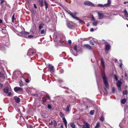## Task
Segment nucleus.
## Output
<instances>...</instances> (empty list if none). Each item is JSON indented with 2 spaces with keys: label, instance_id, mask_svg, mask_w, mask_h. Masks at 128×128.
I'll return each mask as SVG.
<instances>
[{
  "label": "nucleus",
  "instance_id": "1",
  "mask_svg": "<svg viewBox=\"0 0 128 128\" xmlns=\"http://www.w3.org/2000/svg\"><path fill=\"white\" fill-rule=\"evenodd\" d=\"M102 76L104 84L105 86V87L104 88V90L106 92H107V89H109V85L107 81V78L104 73H102Z\"/></svg>",
  "mask_w": 128,
  "mask_h": 128
},
{
  "label": "nucleus",
  "instance_id": "2",
  "mask_svg": "<svg viewBox=\"0 0 128 128\" xmlns=\"http://www.w3.org/2000/svg\"><path fill=\"white\" fill-rule=\"evenodd\" d=\"M36 52V50L33 49H30L28 51L27 55L28 56H32L34 55Z\"/></svg>",
  "mask_w": 128,
  "mask_h": 128
},
{
  "label": "nucleus",
  "instance_id": "3",
  "mask_svg": "<svg viewBox=\"0 0 128 128\" xmlns=\"http://www.w3.org/2000/svg\"><path fill=\"white\" fill-rule=\"evenodd\" d=\"M84 5L88 6H94V5L92 2L88 1H86L84 2Z\"/></svg>",
  "mask_w": 128,
  "mask_h": 128
},
{
  "label": "nucleus",
  "instance_id": "4",
  "mask_svg": "<svg viewBox=\"0 0 128 128\" xmlns=\"http://www.w3.org/2000/svg\"><path fill=\"white\" fill-rule=\"evenodd\" d=\"M68 14L70 15L72 18H74L76 20H78L79 22L80 23L81 22H84V21L81 20L79 18L74 16V15H73L72 14L70 13H68Z\"/></svg>",
  "mask_w": 128,
  "mask_h": 128
},
{
  "label": "nucleus",
  "instance_id": "5",
  "mask_svg": "<svg viewBox=\"0 0 128 128\" xmlns=\"http://www.w3.org/2000/svg\"><path fill=\"white\" fill-rule=\"evenodd\" d=\"M84 124L82 126V128H90V125L87 122L84 121Z\"/></svg>",
  "mask_w": 128,
  "mask_h": 128
},
{
  "label": "nucleus",
  "instance_id": "6",
  "mask_svg": "<svg viewBox=\"0 0 128 128\" xmlns=\"http://www.w3.org/2000/svg\"><path fill=\"white\" fill-rule=\"evenodd\" d=\"M110 49V46L109 44H106L105 47V50L106 51H109Z\"/></svg>",
  "mask_w": 128,
  "mask_h": 128
},
{
  "label": "nucleus",
  "instance_id": "7",
  "mask_svg": "<svg viewBox=\"0 0 128 128\" xmlns=\"http://www.w3.org/2000/svg\"><path fill=\"white\" fill-rule=\"evenodd\" d=\"M98 15L99 19H101L103 18L104 16L103 13L98 12Z\"/></svg>",
  "mask_w": 128,
  "mask_h": 128
},
{
  "label": "nucleus",
  "instance_id": "8",
  "mask_svg": "<svg viewBox=\"0 0 128 128\" xmlns=\"http://www.w3.org/2000/svg\"><path fill=\"white\" fill-rule=\"evenodd\" d=\"M48 69H49L50 71L52 72H53L54 71V67L53 66H50L48 67Z\"/></svg>",
  "mask_w": 128,
  "mask_h": 128
},
{
  "label": "nucleus",
  "instance_id": "9",
  "mask_svg": "<svg viewBox=\"0 0 128 128\" xmlns=\"http://www.w3.org/2000/svg\"><path fill=\"white\" fill-rule=\"evenodd\" d=\"M66 25L67 26L70 28H72V27L73 25L70 22H68L66 23Z\"/></svg>",
  "mask_w": 128,
  "mask_h": 128
},
{
  "label": "nucleus",
  "instance_id": "10",
  "mask_svg": "<svg viewBox=\"0 0 128 128\" xmlns=\"http://www.w3.org/2000/svg\"><path fill=\"white\" fill-rule=\"evenodd\" d=\"M14 98L16 102V103H18L20 102V99L17 96H15Z\"/></svg>",
  "mask_w": 128,
  "mask_h": 128
},
{
  "label": "nucleus",
  "instance_id": "11",
  "mask_svg": "<svg viewBox=\"0 0 128 128\" xmlns=\"http://www.w3.org/2000/svg\"><path fill=\"white\" fill-rule=\"evenodd\" d=\"M22 90V88L18 87H15L14 88V90L16 92H17Z\"/></svg>",
  "mask_w": 128,
  "mask_h": 128
},
{
  "label": "nucleus",
  "instance_id": "12",
  "mask_svg": "<svg viewBox=\"0 0 128 128\" xmlns=\"http://www.w3.org/2000/svg\"><path fill=\"white\" fill-rule=\"evenodd\" d=\"M101 63L102 64V65L104 68H105V64L104 61L103 59L102 58H101Z\"/></svg>",
  "mask_w": 128,
  "mask_h": 128
},
{
  "label": "nucleus",
  "instance_id": "13",
  "mask_svg": "<svg viewBox=\"0 0 128 128\" xmlns=\"http://www.w3.org/2000/svg\"><path fill=\"white\" fill-rule=\"evenodd\" d=\"M38 2L39 3L41 7L43 6V0H38Z\"/></svg>",
  "mask_w": 128,
  "mask_h": 128
},
{
  "label": "nucleus",
  "instance_id": "14",
  "mask_svg": "<svg viewBox=\"0 0 128 128\" xmlns=\"http://www.w3.org/2000/svg\"><path fill=\"white\" fill-rule=\"evenodd\" d=\"M44 26V24H42V23H41L39 25L38 27V28L40 30L42 28H43Z\"/></svg>",
  "mask_w": 128,
  "mask_h": 128
},
{
  "label": "nucleus",
  "instance_id": "15",
  "mask_svg": "<svg viewBox=\"0 0 128 128\" xmlns=\"http://www.w3.org/2000/svg\"><path fill=\"white\" fill-rule=\"evenodd\" d=\"M8 88L7 87H5L3 89V91L6 94H7L8 93Z\"/></svg>",
  "mask_w": 128,
  "mask_h": 128
},
{
  "label": "nucleus",
  "instance_id": "16",
  "mask_svg": "<svg viewBox=\"0 0 128 128\" xmlns=\"http://www.w3.org/2000/svg\"><path fill=\"white\" fill-rule=\"evenodd\" d=\"M124 12L126 17L127 18L128 17V13L126 10V9H124Z\"/></svg>",
  "mask_w": 128,
  "mask_h": 128
},
{
  "label": "nucleus",
  "instance_id": "17",
  "mask_svg": "<svg viewBox=\"0 0 128 128\" xmlns=\"http://www.w3.org/2000/svg\"><path fill=\"white\" fill-rule=\"evenodd\" d=\"M28 78L26 79L25 80V81L26 83H28L29 82L30 80V77L29 74H28Z\"/></svg>",
  "mask_w": 128,
  "mask_h": 128
},
{
  "label": "nucleus",
  "instance_id": "18",
  "mask_svg": "<svg viewBox=\"0 0 128 128\" xmlns=\"http://www.w3.org/2000/svg\"><path fill=\"white\" fill-rule=\"evenodd\" d=\"M111 4V1L110 0H108L107 3L104 4V6L106 7H107L108 6L110 5Z\"/></svg>",
  "mask_w": 128,
  "mask_h": 128
},
{
  "label": "nucleus",
  "instance_id": "19",
  "mask_svg": "<svg viewBox=\"0 0 128 128\" xmlns=\"http://www.w3.org/2000/svg\"><path fill=\"white\" fill-rule=\"evenodd\" d=\"M122 84V82L118 81L116 83L117 86H121V84Z\"/></svg>",
  "mask_w": 128,
  "mask_h": 128
},
{
  "label": "nucleus",
  "instance_id": "20",
  "mask_svg": "<svg viewBox=\"0 0 128 128\" xmlns=\"http://www.w3.org/2000/svg\"><path fill=\"white\" fill-rule=\"evenodd\" d=\"M85 46L87 48L90 50H92V48L91 46L89 45L86 44L85 45Z\"/></svg>",
  "mask_w": 128,
  "mask_h": 128
},
{
  "label": "nucleus",
  "instance_id": "21",
  "mask_svg": "<svg viewBox=\"0 0 128 128\" xmlns=\"http://www.w3.org/2000/svg\"><path fill=\"white\" fill-rule=\"evenodd\" d=\"M41 32L40 33L42 34H45L46 33V30H44V29H43L42 30H41Z\"/></svg>",
  "mask_w": 128,
  "mask_h": 128
},
{
  "label": "nucleus",
  "instance_id": "22",
  "mask_svg": "<svg viewBox=\"0 0 128 128\" xmlns=\"http://www.w3.org/2000/svg\"><path fill=\"white\" fill-rule=\"evenodd\" d=\"M44 3L45 4V8L46 10L47 8L48 7V4L47 3V2L46 1V0H44Z\"/></svg>",
  "mask_w": 128,
  "mask_h": 128
},
{
  "label": "nucleus",
  "instance_id": "23",
  "mask_svg": "<svg viewBox=\"0 0 128 128\" xmlns=\"http://www.w3.org/2000/svg\"><path fill=\"white\" fill-rule=\"evenodd\" d=\"M70 104H69L68 105L67 107H66V111L68 112H69L70 111L69 108L70 107Z\"/></svg>",
  "mask_w": 128,
  "mask_h": 128
},
{
  "label": "nucleus",
  "instance_id": "24",
  "mask_svg": "<svg viewBox=\"0 0 128 128\" xmlns=\"http://www.w3.org/2000/svg\"><path fill=\"white\" fill-rule=\"evenodd\" d=\"M23 34L25 35H28L29 34V32H26L25 31H22L21 32Z\"/></svg>",
  "mask_w": 128,
  "mask_h": 128
},
{
  "label": "nucleus",
  "instance_id": "25",
  "mask_svg": "<svg viewBox=\"0 0 128 128\" xmlns=\"http://www.w3.org/2000/svg\"><path fill=\"white\" fill-rule=\"evenodd\" d=\"M126 102V99L125 98H124L121 100V103L122 104H124Z\"/></svg>",
  "mask_w": 128,
  "mask_h": 128
},
{
  "label": "nucleus",
  "instance_id": "26",
  "mask_svg": "<svg viewBox=\"0 0 128 128\" xmlns=\"http://www.w3.org/2000/svg\"><path fill=\"white\" fill-rule=\"evenodd\" d=\"M100 126V123L98 122H97L96 125L95 127V128H98Z\"/></svg>",
  "mask_w": 128,
  "mask_h": 128
},
{
  "label": "nucleus",
  "instance_id": "27",
  "mask_svg": "<svg viewBox=\"0 0 128 128\" xmlns=\"http://www.w3.org/2000/svg\"><path fill=\"white\" fill-rule=\"evenodd\" d=\"M97 6L98 7H106V6H104V5H103L102 4H98Z\"/></svg>",
  "mask_w": 128,
  "mask_h": 128
},
{
  "label": "nucleus",
  "instance_id": "28",
  "mask_svg": "<svg viewBox=\"0 0 128 128\" xmlns=\"http://www.w3.org/2000/svg\"><path fill=\"white\" fill-rule=\"evenodd\" d=\"M123 94L124 95L128 93V91L126 90H124L122 92Z\"/></svg>",
  "mask_w": 128,
  "mask_h": 128
},
{
  "label": "nucleus",
  "instance_id": "29",
  "mask_svg": "<svg viewBox=\"0 0 128 128\" xmlns=\"http://www.w3.org/2000/svg\"><path fill=\"white\" fill-rule=\"evenodd\" d=\"M59 115L61 117H64V113L61 112H60Z\"/></svg>",
  "mask_w": 128,
  "mask_h": 128
},
{
  "label": "nucleus",
  "instance_id": "30",
  "mask_svg": "<svg viewBox=\"0 0 128 128\" xmlns=\"http://www.w3.org/2000/svg\"><path fill=\"white\" fill-rule=\"evenodd\" d=\"M74 50L76 52H77V47L76 45H75L74 47Z\"/></svg>",
  "mask_w": 128,
  "mask_h": 128
},
{
  "label": "nucleus",
  "instance_id": "31",
  "mask_svg": "<svg viewBox=\"0 0 128 128\" xmlns=\"http://www.w3.org/2000/svg\"><path fill=\"white\" fill-rule=\"evenodd\" d=\"M70 125L71 126L72 128H75V126L74 124L72 123L70 124Z\"/></svg>",
  "mask_w": 128,
  "mask_h": 128
},
{
  "label": "nucleus",
  "instance_id": "32",
  "mask_svg": "<svg viewBox=\"0 0 128 128\" xmlns=\"http://www.w3.org/2000/svg\"><path fill=\"white\" fill-rule=\"evenodd\" d=\"M98 23V22L97 21H95L94 22L92 23V24L94 26H96L97 25Z\"/></svg>",
  "mask_w": 128,
  "mask_h": 128
},
{
  "label": "nucleus",
  "instance_id": "33",
  "mask_svg": "<svg viewBox=\"0 0 128 128\" xmlns=\"http://www.w3.org/2000/svg\"><path fill=\"white\" fill-rule=\"evenodd\" d=\"M14 14L12 16V23H14Z\"/></svg>",
  "mask_w": 128,
  "mask_h": 128
},
{
  "label": "nucleus",
  "instance_id": "34",
  "mask_svg": "<svg viewBox=\"0 0 128 128\" xmlns=\"http://www.w3.org/2000/svg\"><path fill=\"white\" fill-rule=\"evenodd\" d=\"M47 100L46 99V98L44 97H42V101L43 102H46Z\"/></svg>",
  "mask_w": 128,
  "mask_h": 128
},
{
  "label": "nucleus",
  "instance_id": "35",
  "mask_svg": "<svg viewBox=\"0 0 128 128\" xmlns=\"http://www.w3.org/2000/svg\"><path fill=\"white\" fill-rule=\"evenodd\" d=\"M48 108L49 109H52V106L50 104H48Z\"/></svg>",
  "mask_w": 128,
  "mask_h": 128
},
{
  "label": "nucleus",
  "instance_id": "36",
  "mask_svg": "<svg viewBox=\"0 0 128 128\" xmlns=\"http://www.w3.org/2000/svg\"><path fill=\"white\" fill-rule=\"evenodd\" d=\"M94 110H91L90 111V114L92 115H93L94 114Z\"/></svg>",
  "mask_w": 128,
  "mask_h": 128
},
{
  "label": "nucleus",
  "instance_id": "37",
  "mask_svg": "<svg viewBox=\"0 0 128 128\" xmlns=\"http://www.w3.org/2000/svg\"><path fill=\"white\" fill-rule=\"evenodd\" d=\"M62 119L63 120V122L64 123L67 122V121L64 117H63L62 118Z\"/></svg>",
  "mask_w": 128,
  "mask_h": 128
},
{
  "label": "nucleus",
  "instance_id": "38",
  "mask_svg": "<svg viewBox=\"0 0 128 128\" xmlns=\"http://www.w3.org/2000/svg\"><path fill=\"white\" fill-rule=\"evenodd\" d=\"M116 90V89L114 87L112 88V92L113 93H114L115 91Z\"/></svg>",
  "mask_w": 128,
  "mask_h": 128
},
{
  "label": "nucleus",
  "instance_id": "39",
  "mask_svg": "<svg viewBox=\"0 0 128 128\" xmlns=\"http://www.w3.org/2000/svg\"><path fill=\"white\" fill-rule=\"evenodd\" d=\"M54 126L55 127H56L57 126V124L56 122V120H54Z\"/></svg>",
  "mask_w": 128,
  "mask_h": 128
},
{
  "label": "nucleus",
  "instance_id": "40",
  "mask_svg": "<svg viewBox=\"0 0 128 128\" xmlns=\"http://www.w3.org/2000/svg\"><path fill=\"white\" fill-rule=\"evenodd\" d=\"M114 77L115 80L116 81H117L118 80V78L116 75V74L114 75Z\"/></svg>",
  "mask_w": 128,
  "mask_h": 128
},
{
  "label": "nucleus",
  "instance_id": "41",
  "mask_svg": "<svg viewBox=\"0 0 128 128\" xmlns=\"http://www.w3.org/2000/svg\"><path fill=\"white\" fill-rule=\"evenodd\" d=\"M59 72L61 74H63L64 72V70L62 69H60L59 70Z\"/></svg>",
  "mask_w": 128,
  "mask_h": 128
},
{
  "label": "nucleus",
  "instance_id": "42",
  "mask_svg": "<svg viewBox=\"0 0 128 128\" xmlns=\"http://www.w3.org/2000/svg\"><path fill=\"white\" fill-rule=\"evenodd\" d=\"M89 42H90V44L92 45H94V44L93 42L92 41V40H90L89 41Z\"/></svg>",
  "mask_w": 128,
  "mask_h": 128
},
{
  "label": "nucleus",
  "instance_id": "43",
  "mask_svg": "<svg viewBox=\"0 0 128 128\" xmlns=\"http://www.w3.org/2000/svg\"><path fill=\"white\" fill-rule=\"evenodd\" d=\"M45 96L46 97L48 98V99L50 100V97L48 95H46Z\"/></svg>",
  "mask_w": 128,
  "mask_h": 128
},
{
  "label": "nucleus",
  "instance_id": "44",
  "mask_svg": "<svg viewBox=\"0 0 128 128\" xmlns=\"http://www.w3.org/2000/svg\"><path fill=\"white\" fill-rule=\"evenodd\" d=\"M28 128H33L32 126L30 125H27Z\"/></svg>",
  "mask_w": 128,
  "mask_h": 128
},
{
  "label": "nucleus",
  "instance_id": "45",
  "mask_svg": "<svg viewBox=\"0 0 128 128\" xmlns=\"http://www.w3.org/2000/svg\"><path fill=\"white\" fill-rule=\"evenodd\" d=\"M20 86H23V82H21L20 83Z\"/></svg>",
  "mask_w": 128,
  "mask_h": 128
},
{
  "label": "nucleus",
  "instance_id": "46",
  "mask_svg": "<svg viewBox=\"0 0 128 128\" xmlns=\"http://www.w3.org/2000/svg\"><path fill=\"white\" fill-rule=\"evenodd\" d=\"M1 2L0 4H2H2L5 1V0H1Z\"/></svg>",
  "mask_w": 128,
  "mask_h": 128
},
{
  "label": "nucleus",
  "instance_id": "47",
  "mask_svg": "<svg viewBox=\"0 0 128 128\" xmlns=\"http://www.w3.org/2000/svg\"><path fill=\"white\" fill-rule=\"evenodd\" d=\"M118 90L120 91H121V86H118Z\"/></svg>",
  "mask_w": 128,
  "mask_h": 128
},
{
  "label": "nucleus",
  "instance_id": "48",
  "mask_svg": "<svg viewBox=\"0 0 128 128\" xmlns=\"http://www.w3.org/2000/svg\"><path fill=\"white\" fill-rule=\"evenodd\" d=\"M100 120L102 121H103L104 120V117L102 116L100 118Z\"/></svg>",
  "mask_w": 128,
  "mask_h": 128
},
{
  "label": "nucleus",
  "instance_id": "49",
  "mask_svg": "<svg viewBox=\"0 0 128 128\" xmlns=\"http://www.w3.org/2000/svg\"><path fill=\"white\" fill-rule=\"evenodd\" d=\"M68 42L69 44H71L72 43V41L70 40H69L68 41Z\"/></svg>",
  "mask_w": 128,
  "mask_h": 128
},
{
  "label": "nucleus",
  "instance_id": "50",
  "mask_svg": "<svg viewBox=\"0 0 128 128\" xmlns=\"http://www.w3.org/2000/svg\"><path fill=\"white\" fill-rule=\"evenodd\" d=\"M33 37V36L32 35H30L28 36V37L30 38H32Z\"/></svg>",
  "mask_w": 128,
  "mask_h": 128
},
{
  "label": "nucleus",
  "instance_id": "51",
  "mask_svg": "<svg viewBox=\"0 0 128 128\" xmlns=\"http://www.w3.org/2000/svg\"><path fill=\"white\" fill-rule=\"evenodd\" d=\"M34 7L36 9L37 8V7L36 6V5L35 4H34Z\"/></svg>",
  "mask_w": 128,
  "mask_h": 128
},
{
  "label": "nucleus",
  "instance_id": "52",
  "mask_svg": "<svg viewBox=\"0 0 128 128\" xmlns=\"http://www.w3.org/2000/svg\"><path fill=\"white\" fill-rule=\"evenodd\" d=\"M53 124V122L52 121H51V122L49 124V125H52Z\"/></svg>",
  "mask_w": 128,
  "mask_h": 128
},
{
  "label": "nucleus",
  "instance_id": "53",
  "mask_svg": "<svg viewBox=\"0 0 128 128\" xmlns=\"http://www.w3.org/2000/svg\"><path fill=\"white\" fill-rule=\"evenodd\" d=\"M94 31V29L93 28H91L90 29V31L91 32H93Z\"/></svg>",
  "mask_w": 128,
  "mask_h": 128
},
{
  "label": "nucleus",
  "instance_id": "54",
  "mask_svg": "<svg viewBox=\"0 0 128 128\" xmlns=\"http://www.w3.org/2000/svg\"><path fill=\"white\" fill-rule=\"evenodd\" d=\"M60 128H64L63 124H61V125L60 126Z\"/></svg>",
  "mask_w": 128,
  "mask_h": 128
},
{
  "label": "nucleus",
  "instance_id": "55",
  "mask_svg": "<svg viewBox=\"0 0 128 128\" xmlns=\"http://www.w3.org/2000/svg\"><path fill=\"white\" fill-rule=\"evenodd\" d=\"M12 94V93L10 92H9L8 93V95L9 96H10Z\"/></svg>",
  "mask_w": 128,
  "mask_h": 128
},
{
  "label": "nucleus",
  "instance_id": "56",
  "mask_svg": "<svg viewBox=\"0 0 128 128\" xmlns=\"http://www.w3.org/2000/svg\"><path fill=\"white\" fill-rule=\"evenodd\" d=\"M122 63H120V68H122Z\"/></svg>",
  "mask_w": 128,
  "mask_h": 128
},
{
  "label": "nucleus",
  "instance_id": "57",
  "mask_svg": "<svg viewBox=\"0 0 128 128\" xmlns=\"http://www.w3.org/2000/svg\"><path fill=\"white\" fill-rule=\"evenodd\" d=\"M3 86V84L2 83H0V87H2Z\"/></svg>",
  "mask_w": 128,
  "mask_h": 128
},
{
  "label": "nucleus",
  "instance_id": "58",
  "mask_svg": "<svg viewBox=\"0 0 128 128\" xmlns=\"http://www.w3.org/2000/svg\"><path fill=\"white\" fill-rule=\"evenodd\" d=\"M67 122L64 123L66 128H67Z\"/></svg>",
  "mask_w": 128,
  "mask_h": 128
},
{
  "label": "nucleus",
  "instance_id": "59",
  "mask_svg": "<svg viewBox=\"0 0 128 128\" xmlns=\"http://www.w3.org/2000/svg\"><path fill=\"white\" fill-rule=\"evenodd\" d=\"M60 42L61 43H62L64 42V41L62 40H60Z\"/></svg>",
  "mask_w": 128,
  "mask_h": 128
},
{
  "label": "nucleus",
  "instance_id": "60",
  "mask_svg": "<svg viewBox=\"0 0 128 128\" xmlns=\"http://www.w3.org/2000/svg\"><path fill=\"white\" fill-rule=\"evenodd\" d=\"M92 20L93 21H94V20H95V18H94V17H93V16L92 17Z\"/></svg>",
  "mask_w": 128,
  "mask_h": 128
},
{
  "label": "nucleus",
  "instance_id": "61",
  "mask_svg": "<svg viewBox=\"0 0 128 128\" xmlns=\"http://www.w3.org/2000/svg\"><path fill=\"white\" fill-rule=\"evenodd\" d=\"M2 21L1 19H0V23H2Z\"/></svg>",
  "mask_w": 128,
  "mask_h": 128
},
{
  "label": "nucleus",
  "instance_id": "62",
  "mask_svg": "<svg viewBox=\"0 0 128 128\" xmlns=\"http://www.w3.org/2000/svg\"><path fill=\"white\" fill-rule=\"evenodd\" d=\"M127 3H128V2H124V4H126Z\"/></svg>",
  "mask_w": 128,
  "mask_h": 128
},
{
  "label": "nucleus",
  "instance_id": "63",
  "mask_svg": "<svg viewBox=\"0 0 128 128\" xmlns=\"http://www.w3.org/2000/svg\"><path fill=\"white\" fill-rule=\"evenodd\" d=\"M32 95L34 96H37V94H32Z\"/></svg>",
  "mask_w": 128,
  "mask_h": 128
},
{
  "label": "nucleus",
  "instance_id": "64",
  "mask_svg": "<svg viewBox=\"0 0 128 128\" xmlns=\"http://www.w3.org/2000/svg\"><path fill=\"white\" fill-rule=\"evenodd\" d=\"M127 74L126 73H125V76L126 77L127 76Z\"/></svg>",
  "mask_w": 128,
  "mask_h": 128
}]
</instances>
